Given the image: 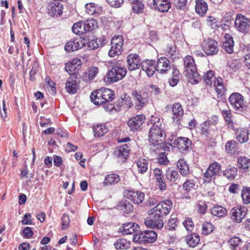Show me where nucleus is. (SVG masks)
<instances>
[{
    "instance_id": "22",
    "label": "nucleus",
    "mask_w": 250,
    "mask_h": 250,
    "mask_svg": "<svg viewBox=\"0 0 250 250\" xmlns=\"http://www.w3.org/2000/svg\"><path fill=\"white\" fill-rule=\"evenodd\" d=\"M141 68L148 77L153 76L156 70L155 61L153 60L144 61L141 62Z\"/></svg>"
},
{
    "instance_id": "18",
    "label": "nucleus",
    "mask_w": 250,
    "mask_h": 250,
    "mask_svg": "<svg viewBox=\"0 0 250 250\" xmlns=\"http://www.w3.org/2000/svg\"><path fill=\"white\" fill-rule=\"evenodd\" d=\"M146 119V117L143 114L137 115L127 122V125L131 131H137L143 125Z\"/></svg>"
},
{
    "instance_id": "63",
    "label": "nucleus",
    "mask_w": 250,
    "mask_h": 250,
    "mask_svg": "<svg viewBox=\"0 0 250 250\" xmlns=\"http://www.w3.org/2000/svg\"><path fill=\"white\" fill-rule=\"evenodd\" d=\"M222 114L223 116L224 117L226 122L229 124V123L232 122L231 119V113L229 109V110H223L222 111Z\"/></svg>"
},
{
    "instance_id": "6",
    "label": "nucleus",
    "mask_w": 250,
    "mask_h": 250,
    "mask_svg": "<svg viewBox=\"0 0 250 250\" xmlns=\"http://www.w3.org/2000/svg\"><path fill=\"white\" fill-rule=\"evenodd\" d=\"M229 101L236 112H241L247 108V106L244 104V97L239 93H232L229 97Z\"/></svg>"
},
{
    "instance_id": "27",
    "label": "nucleus",
    "mask_w": 250,
    "mask_h": 250,
    "mask_svg": "<svg viewBox=\"0 0 250 250\" xmlns=\"http://www.w3.org/2000/svg\"><path fill=\"white\" fill-rule=\"evenodd\" d=\"M62 4L59 2H54L49 4L47 12L50 16H60L62 14Z\"/></svg>"
},
{
    "instance_id": "49",
    "label": "nucleus",
    "mask_w": 250,
    "mask_h": 250,
    "mask_svg": "<svg viewBox=\"0 0 250 250\" xmlns=\"http://www.w3.org/2000/svg\"><path fill=\"white\" fill-rule=\"evenodd\" d=\"M180 74L178 70L174 69L172 71V76L169 79V85L172 87L176 85L179 81Z\"/></svg>"
},
{
    "instance_id": "17",
    "label": "nucleus",
    "mask_w": 250,
    "mask_h": 250,
    "mask_svg": "<svg viewBox=\"0 0 250 250\" xmlns=\"http://www.w3.org/2000/svg\"><path fill=\"white\" fill-rule=\"evenodd\" d=\"M129 152V146L126 144H124L115 148L114 155L119 162L124 163L127 159Z\"/></svg>"
},
{
    "instance_id": "19",
    "label": "nucleus",
    "mask_w": 250,
    "mask_h": 250,
    "mask_svg": "<svg viewBox=\"0 0 250 250\" xmlns=\"http://www.w3.org/2000/svg\"><path fill=\"white\" fill-rule=\"evenodd\" d=\"M124 194L126 198L137 204L142 203L145 199V194L141 191L127 190L124 192Z\"/></svg>"
},
{
    "instance_id": "41",
    "label": "nucleus",
    "mask_w": 250,
    "mask_h": 250,
    "mask_svg": "<svg viewBox=\"0 0 250 250\" xmlns=\"http://www.w3.org/2000/svg\"><path fill=\"white\" fill-rule=\"evenodd\" d=\"M166 176L170 182L174 183L178 178L179 174L177 170L168 168L166 171Z\"/></svg>"
},
{
    "instance_id": "9",
    "label": "nucleus",
    "mask_w": 250,
    "mask_h": 250,
    "mask_svg": "<svg viewBox=\"0 0 250 250\" xmlns=\"http://www.w3.org/2000/svg\"><path fill=\"white\" fill-rule=\"evenodd\" d=\"M172 207V203L170 200H166L159 203L149 211L150 214L156 213L161 217L167 215Z\"/></svg>"
},
{
    "instance_id": "25",
    "label": "nucleus",
    "mask_w": 250,
    "mask_h": 250,
    "mask_svg": "<svg viewBox=\"0 0 250 250\" xmlns=\"http://www.w3.org/2000/svg\"><path fill=\"white\" fill-rule=\"evenodd\" d=\"M65 88L66 91L70 94H75L77 92L78 89V84L75 75H71L68 78L65 83Z\"/></svg>"
},
{
    "instance_id": "61",
    "label": "nucleus",
    "mask_w": 250,
    "mask_h": 250,
    "mask_svg": "<svg viewBox=\"0 0 250 250\" xmlns=\"http://www.w3.org/2000/svg\"><path fill=\"white\" fill-rule=\"evenodd\" d=\"M207 208V206L205 202L200 201L197 204V211L201 214H205Z\"/></svg>"
},
{
    "instance_id": "60",
    "label": "nucleus",
    "mask_w": 250,
    "mask_h": 250,
    "mask_svg": "<svg viewBox=\"0 0 250 250\" xmlns=\"http://www.w3.org/2000/svg\"><path fill=\"white\" fill-rule=\"evenodd\" d=\"M207 21L208 24L212 28H214L221 25V24L216 21L214 17H208Z\"/></svg>"
},
{
    "instance_id": "42",
    "label": "nucleus",
    "mask_w": 250,
    "mask_h": 250,
    "mask_svg": "<svg viewBox=\"0 0 250 250\" xmlns=\"http://www.w3.org/2000/svg\"><path fill=\"white\" fill-rule=\"evenodd\" d=\"M186 241L187 244L190 247L194 248L199 242V236L197 234L193 233L190 235H188L186 237Z\"/></svg>"
},
{
    "instance_id": "40",
    "label": "nucleus",
    "mask_w": 250,
    "mask_h": 250,
    "mask_svg": "<svg viewBox=\"0 0 250 250\" xmlns=\"http://www.w3.org/2000/svg\"><path fill=\"white\" fill-rule=\"evenodd\" d=\"M237 174V169L234 167L229 166L224 171L223 175L229 180H233Z\"/></svg>"
},
{
    "instance_id": "2",
    "label": "nucleus",
    "mask_w": 250,
    "mask_h": 250,
    "mask_svg": "<svg viewBox=\"0 0 250 250\" xmlns=\"http://www.w3.org/2000/svg\"><path fill=\"white\" fill-rule=\"evenodd\" d=\"M108 71L104 78V82L107 84L117 82L123 79L126 74V69L122 67L115 60L105 62Z\"/></svg>"
},
{
    "instance_id": "4",
    "label": "nucleus",
    "mask_w": 250,
    "mask_h": 250,
    "mask_svg": "<svg viewBox=\"0 0 250 250\" xmlns=\"http://www.w3.org/2000/svg\"><path fill=\"white\" fill-rule=\"evenodd\" d=\"M115 97L114 92L107 88H102L90 95L91 101L95 104H99L106 101H112Z\"/></svg>"
},
{
    "instance_id": "47",
    "label": "nucleus",
    "mask_w": 250,
    "mask_h": 250,
    "mask_svg": "<svg viewBox=\"0 0 250 250\" xmlns=\"http://www.w3.org/2000/svg\"><path fill=\"white\" fill-rule=\"evenodd\" d=\"M83 23L86 33L94 30L98 26L97 21L93 19L86 20Z\"/></svg>"
},
{
    "instance_id": "7",
    "label": "nucleus",
    "mask_w": 250,
    "mask_h": 250,
    "mask_svg": "<svg viewBox=\"0 0 250 250\" xmlns=\"http://www.w3.org/2000/svg\"><path fill=\"white\" fill-rule=\"evenodd\" d=\"M132 96L137 110L141 109L148 102L149 96L146 92L135 90L132 91Z\"/></svg>"
},
{
    "instance_id": "64",
    "label": "nucleus",
    "mask_w": 250,
    "mask_h": 250,
    "mask_svg": "<svg viewBox=\"0 0 250 250\" xmlns=\"http://www.w3.org/2000/svg\"><path fill=\"white\" fill-rule=\"evenodd\" d=\"M98 68L97 67H90L88 70V78L90 80L94 79L98 73Z\"/></svg>"
},
{
    "instance_id": "62",
    "label": "nucleus",
    "mask_w": 250,
    "mask_h": 250,
    "mask_svg": "<svg viewBox=\"0 0 250 250\" xmlns=\"http://www.w3.org/2000/svg\"><path fill=\"white\" fill-rule=\"evenodd\" d=\"M176 222V218L171 217L168 221L166 228L169 230L174 229L177 226Z\"/></svg>"
},
{
    "instance_id": "44",
    "label": "nucleus",
    "mask_w": 250,
    "mask_h": 250,
    "mask_svg": "<svg viewBox=\"0 0 250 250\" xmlns=\"http://www.w3.org/2000/svg\"><path fill=\"white\" fill-rule=\"evenodd\" d=\"M115 248L117 250H126L130 246V242L125 239H118L114 244Z\"/></svg>"
},
{
    "instance_id": "23",
    "label": "nucleus",
    "mask_w": 250,
    "mask_h": 250,
    "mask_svg": "<svg viewBox=\"0 0 250 250\" xmlns=\"http://www.w3.org/2000/svg\"><path fill=\"white\" fill-rule=\"evenodd\" d=\"M127 67L129 71L138 69L141 65L139 56L137 54H130L127 57Z\"/></svg>"
},
{
    "instance_id": "58",
    "label": "nucleus",
    "mask_w": 250,
    "mask_h": 250,
    "mask_svg": "<svg viewBox=\"0 0 250 250\" xmlns=\"http://www.w3.org/2000/svg\"><path fill=\"white\" fill-rule=\"evenodd\" d=\"M195 187V183L192 180H188L183 184V188L187 191H190Z\"/></svg>"
},
{
    "instance_id": "48",
    "label": "nucleus",
    "mask_w": 250,
    "mask_h": 250,
    "mask_svg": "<svg viewBox=\"0 0 250 250\" xmlns=\"http://www.w3.org/2000/svg\"><path fill=\"white\" fill-rule=\"evenodd\" d=\"M237 162L239 167L244 170L248 169L250 166V159L245 156L240 157Z\"/></svg>"
},
{
    "instance_id": "8",
    "label": "nucleus",
    "mask_w": 250,
    "mask_h": 250,
    "mask_svg": "<svg viewBox=\"0 0 250 250\" xmlns=\"http://www.w3.org/2000/svg\"><path fill=\"white\" fill-rule=\"evenodd\" d=\"M248 212V208L244 206H237L230 211V216L232 220L237 223H240L246 217Z\"/></svg>"
},
{
    "instance_id": "56",
    "label": "nucleus",
    "mask_w": 250,
    "mask_h": 250,
    "mask_svg": "<svg viewBox=\"0 0 250 250\" xmlns=\"http://www.w3.org/2000/svg\"><path fill=\"white\" fill-rule=\"evenodd\" d=\"M70 224V219L67 214H63L62 218V229H66L68 228Z\"/></svg>"
},
{
    "instance_id": "20",
    "label": "nucleus",
    "mask_w": 250,
    "mask_h": 250,
    "mask_svg": "<svg viewBox=\"0 0 250 250\" xmlns=\"http://www.w3.org/2000/svg\"><path fill=\"white\" fill-rule=\"evenodd\" d=\"M250 21L246 17H236L235 27L240 32L244 33L249 29Z\"/></svg>"
},
{
    "instance_id": "21",
    "label": "nucleus",
    "mask_w": 250,
    "mask_h": 250,
    "mask_svg": "<svg viewBox=\"0 0 250 250\" xmlns=\"http://www.w3.org/2000/svg\"><path fill=\"white\" fill-rule=\"evenodd\" d=\"M169 61L166 57H161L157 60L156 70L160 74H166L171 69Z\"/></svg>"
},
{
    "instance_id": "38",
    "label": "nucleus",
    "mask_w": 250,
    "mask_h": 250,
    "mask_svg": "<svg viewBox=\"0 0 250 250\" xmlns=\"http://www.w3.org/2000/svg\"><path fill=\"white\" fill-rule=\"evenodd\" d=\"M227 210L222 206H217L213 207L211 209V214L218 217H223L227 213Z\"/></svg>"
},
{
    "instance_id": "52",
    "label": "nucleus",
    "mask_w": 250,
    "mask_h": 250,
    "mask_svg": "<svg viewBox=\"0 0 250 250\" xmlns=\"http://www.w3.org/2000/svg\"><path fill=\"white\" fill-rule=\"evenodd\" d=\"M214 76V73L212 70L207 71L204 75V79L207 85L210 86L212 84V79Z\"/></svg>"
},
{
    "instance_id": "12",
    "label": "nucleus",
    "mask_w": 250,
    "mask_h": 250,
    "mask_svg": "<svg viewBox=\"0 0 250 250\" xmlns=\"http://www.w3.org/2000/svg\"><path fill=\"white\" fill-rule=\"evenodd\" d=\"M150 216L146 218L144 223L147 228L160 229L164 227V222L162 217L156 213L150 214Z\"/></svg>"
},
{
    "instance_id": "15",
    "label": "nucleus",
    "mask_w": 250,
    "mask_h": 250,
    "mask_svg": "<svg viewBox=\"0 0 250 250\" xmlns=\"http://www.w3.org/2000/svg\"><path fill=\"white\" fill-rule=\"evenodd\" d=\"M174 144L176 145L180 153L186 154L189 152L192 142L188 138L179 137L175 140Z\"/></svg>"
},
{
    "instance_id": "32",
    "label": "nucleus",
    "mask_w": 250,
    "mask_h": 250,
    "mask_svg": "<svg viewBox=\"0 0 250 250\" xmlns=\"http://www.w3.org/2000/svg\"><path fill=\"white\" fill-rule=\"evenodd\" d=\"M139 228V226L136 223L129 222L123 224L121 229L125 234H130L137 231Z\"/></svg>"
},
{
    "instance_id": "51",
    "label": "nucleus",
    "mask_w": 250,
    "mask_h": 250,
    "mask_svg": "<svg viewBox=\"0 0 250 250\" xmlns=\"http://www.w3.org/2000/svg\"><path fill=\"white\" fill-rule=\"evenodd\" d=\"M99 105L102 106L104 109L108 112H115V104L111 103V101H106L103 102L102 104H99Z\"/></svg>"
},
{
    "instance_id": "35",
    "label": "nucleus",
    "mask_w": 250,
    "mask_h": 250,
    "mask_svg": "<svg viewBox=\"0 0 250 250\" xmlns=\"http://www.w3.org/2000/svg\"><path fill=\"white\" fill-rule=\"evenodd\" d=\"M233 39L230 35L227 34L225 38V41L223 44V48L227 53L231 54L233 52Z\"/></svg>"
},
{
    "instance_id": "16",
    "label": "nucleus",
    "mask_w": 250,
    "mask_h": 250,
    "mask_svg": "<svg viewBox=\"0 0 250 250\" xmlns=\"http://www.w3.org/2000/svg\"><path fill=\"white\" fill-rule=\"evenodd\" d=\"M85 40L81 37H77L68 41L65 45V50L68 52L78 50L84 46Z\"/></svg>"
},
{
    "instance_id": "24",
    "label": "nucleus",
    "mask_w": 250,
    "mask_h": 250,
    "mask_svg": "<svg viewBox=\"0 0 250 250\" xmlns=\"http://www.w3.org/2000/svg\"><path fill=\"white\" fill-rule=\"evenodd\" d=\"M173 113V120L178 125H180V121L183 118L184 110L182 105L179 103L173 104L172 108Z\"/></svg>"
},
{
    "instance_id": "13",
    "label": "nucleus",
    "mask_w": 250,
    "mask_h": 250,
    "mask_svg": "<svg viewBox=\"0 0 250 250\" xmlns=\"http://www.w3.org/2000/svg\"><path fill=\"white\" fill-rule=\"evenodd\" d=\"M221 170V166L217 163L211 164L204 173V181L208 183L212 179H214L216 176L219 175Z\"/></svg>"
},
{
    "instance_id": "57",
    "label": "nucleus",
    "mask_w": 250,
    "mask_h": 250,
    "mask_svg": "<svg viewBox=\"0 0 250 250\" xmlns=\"http://www.w3.org/2000/svg\"><path fill=\"white\" fill-rule=\"evenodd\" d=\"M202 232L205 234H208L213 230V226L211 223L204 222L202 225Z\"/></svg>"
},
{
    "instance_id": "31",
    "label": "nucleus",
    "mask_w": 250,
    "mask_h": 250,
    "mask_svg": "<svg viewBox=\"0 0 250 250\" xmlns=\"http://www.w3.org/2000/svg\"><path fill=\"white\" fill-rule=\"evenodd\" d=\"M195 9L198 15L203 16L206 14L208 9V6L204 0H196Z\"/></svg>"
},
{
    "instance_id": "14",
    "label": "nucleus",
    "mask_w": 250,
    "mask_h": 250,
    "mask_svg": "<svg viewBox=\"0 0 250 250\" xmlns=\"http://www.w3.org/2000/svg\"><path fill=\"white\" fill-rule=\"evenodd\" d=\"M217 122L218 118L216 116L211 117L205 121L200 125L202 134L206 137H208L210 134L212 130H214L215 129L214 128L212 127H215Z\"/></svg>"
},
{
    "instance_id": "28",
    "label": "nucleus",
    "mask_w": 250,
    "mask_h": 250,
    "mask_svg": "<svg viewBox=\"0 0 250 250\" xmlns=\"http://www.w3.org/2000/svg\"><path fill=\"white\" fill-rule=\"evenodd\" d=\"M85 12L88 15H93L94 14H107L104 10L103 12L101 7L98 5L93 3H87L85 5Z\"/></svg>"
},
{
    "instance_id": "26",
    "label": "nucleus",
    "mask_w": 250,
    "mask_h": 250,
    "mask_svg": "<svg viewBox=\"0 0 250 250\" xmlns=\"http://www.w3.org/2000/svg\"><path fill=\"white\" fill-rule=\"evenodd\" d=\"M153 2L155 9L160 12H167L171 7L169 0H153Z\"/></svg>"
},
{
    "instance_id": "5",
    "label": "nucleus",
    "mask_w": 250,
    "mask_h": 250,
    "mask_svg": "<svg viewBox=\"0 0 250 250\" xmlns=\"http://www.w3.org/2000/svg\"><path fill=\"white\" fill-rule=\"evenodd\" d=\"M157 234L153 230H146L136 233L134 235L133 241L140 244L152 243L157 239Z\"/></svg>"
},
{
    "instance_id": "59",
    "label": "nucleus",
    "mask_w": 250,
    "mask_h": 250,
    "mask_svg": "<svg viewBox=\"0 0 250 250\" xmlns=\"http://www.w3.org/2000/svg\"><path fill=\"white\" fill-rule=\"evenodd\" d=\"M65 70L69 74H74L75 72L78 71L76 69V66H74V65L72 64V63H71V62H67L65 64Z\"/></svg>"
},
{
    "instance_id": "54",
    "label": "nucleus",
    "mask_w": 250,
    "mask_h": 250,
    "mask_svg": "<svg viewBox=\"0 0 250 250\" xmlns=\"http://www.w3.org/2000/svg\"><path fill=\"white\" fill-rule=\"evenodd\" d=\"M241 239L238 237H234L230 238L228 243L230 246V248L232 250H234L236 247H237L240 243H241Z\"/></svg>"
},
{
    "instance_id": "10",
    "label": "nucleus",
    "mask_w": 250,
    "mask_h": 250,
    "mask_svg": "<svg viewBox=\"0 0 250 250\" xmlns=\"http://www.w3.org/2000/svg\"><path fill=\"white\" fill-rule=\"evenodd\" d=\"M123 38L122 36H114L111 40V47L108 52V55L110 57H115L120 55L122 52L123 45Z\"/></svg>"
},
{
    "instance_id": "11",
    "label": "nucleus",
    "mask_w": 250,
    "mask_h": 250,
    "mask_svg": "<svg viewBox=\"0 0 250 250\" xmlns=\"http://www.w3.org/2000/svg\"><path fill=\"white\" fill-rule=\"evenodd\" d=\"M202 47L208 56L216 54L219 50L217 42L214 39L208 38L205 40L202 43Z\"/></svg>"
},
{
    "instance_id": "29",
    "label": "nucleus",
    "mask_w": 250,
    "mask_h": 250,
    "mask_svg": "<svg viewBox=\"0 0 250 250\" xmlns=\"http://www.w3.org/2000/svg\"><path fill=\"white\" fill-rule=\"evenodd\" d=\"M153 174L157 182L159 184V189L161 190H165L166 189V184L162 170L158 168H155L153 170Z\"/></svg>"
},
{
    "instance_id": "43",
    "label": "nucleus",
    "mask_w": 250,
    "mask_h": 250,
    "mask_svg": "<svg viewBox=\"0 0 250 250\" xmlns=\"http://www.w3.org/2000/svg\"><path fill=\"white\" fill-rule=\"evenodd\" d=\"M105 43V40L100 38L92 40L88 43V46L91 50H94Z\"/></svg>"
},
{
    "instance_id": "37",
    "label": "nucleus",
    "mask_w": 250,
    "mask_h": 250,
    "mask_svg": "<svg viewBox=\"0 0 250 250\" xmlns=\"http://www.w3.org/2000/svg\"><path fill=\"white\" fill-rule=\"evenodd\" d=\"M249 132L246 129H238L236 132L237 140L242 144L247 142L249 140Z\"/></svg>"
},
{
    "instance_id": "53",
    "label": "nucleus",
    "mask_w": 250,
    "mask_h": 250,
    "mask_svg": "<svg viewBox=\"0 0 250 250\" xmlns=\"http://www.w3.org/2000/svg\"><path fill=\"white\" fill-rule=\"evenodd\" d=\"M237 143L234 141H230L226 144V150L229 154H232L235 151Z\"/></svg>"
},
{
    "instance_id": "46",
    "label": "nucleus",
    "mask_w": 250,
    "mask_h": 250,
    "mask_svg": "<svg viewBox=\"0 0 250 250\" xmlns=\"http://www.w3.org/2000/svg\"><path fill=\"white\" fill-rule=\"evenodd\" d=\"M83 21H79L74 23L72 27L73 32L76 35H82L85 32Z\"/></svg>"
},
{
    "instance_id": "39",
    "label": "nucleus",
    "mask_w": 250,
    "mask_h": 250,
    "mask_svg": "<svg viewBox=\"0 0 250 250\" xmlns=\"http://www.w3.org/2000/svg\"><path fill=\"white\" fill-rule=\"evenodd\" d=\"M120 181V177L118 175L111 174L105 177L104 184V185H112L118 183Z\"/></svg>"
},
{
    "instance_id": "1",
    "label": "nucleus",
    "mask_w": 250,
    "mask_h": 250,
    "mask_svg": "<svg viewBox=\"0 0 250 250\" xmlns=\"http://www.w3.org/2000/svg\"><path fill=\"white\" fill-rule=\"evenodd\" d=\"M149 124L152 126L148 133V141L154 146L158 145L164 141L166 136L163 119L152 115Z\"/></svg>"
},
{
    "instance_id": "30",
    "label": "nucleus",
    "mask_w": 250,
    "mask_h": 250,
    "mask_svg": "<svg viewBox=\"0 0 250 250\" xmlns=\"http://www.w3.org/2000/svg\"><path fill=\"white\" fill-rule=\"evenodd\" d=\"M187 1L188 0H174V5L179 14H188L187 13L188 11Z\"/></svg>"
},
{
    "instance_id": "55",
    "label": "nucleus",
    "mask_w": 250,
    "mask_h": 250,
    "mask_svg": "<svg viewBox=\"0 0 250 250\" xmlns=\"http://www.w3.org/2000/svg\"><path fill=\"white\" fill-rule=\"evenodd\" d=\"M183 225L188 231H191L194 228V225L191 218H186L183 222Z\"/></svg>"
},
{
    "instance_id": "45",
    "label": "nucleus",
    "mask_w": 250,
    "mask_h": 250,
    "mask_svg": "<svg viewBox=\"0 0 250 250\" xmlns=\"http://www.w3.org/2000/svg\"><path fill=\"white\" fill-rule=\"evenodd\" d=\"M139 173L143 174L148 169V161L145 159H140L136 162Z\"/></svg>"
},
{
    "instance_id": "50",
    "label": "nucleus",
    "mask_w": 250,
    "mask_h": 250,
    "mask_svg": "<svg viewBox=\"0 0 250 250\" xmlns=\"http://www.w3.org/2000/svg\"><path fill=\"white\" fill-rule=\"evenodd\" d=\"M241 197L244 204L250 203V188L244 187L242 190Z\"/></svg>"
},
{
    "instance_id": "33",
    "label": "nucleus",
    "mask_w": 250,
    "mask_h": 250,
    "mask_svg": "<svg viewBox=\"0 0 250 250\" xmlns=\"http://www.w3.org/2000/svg\"><path fill=\"white\" fill-rule=\"evenodd\" d=\"M177 167L182 176H187L189 174L188 165L184 159L179 160L177 164Z\"/></svg>"
},
{
    "instance_id": "34",
    "label": "nucleus",
    "mask_w": 250,
    "mask_h": 250,
    "mask_svg": "<svg viewBox=\"0 0 250 250\" xmlns=\"http://www.w3.org/2000/svg\"><path fill=\"white\" fill-rule=\"evenodd\" d=\"M108 131V128L103 124H100L93 126V132L95 137L103 136Z\"/></svg>"
},
{
    "instance_id": "3",
    "label": "nucleus",
    "mask_w": 250,
    "mask_h": 250,
    "mask_svg": "<svg viewBox=\"0 0 250 250\" xmlns=\"http://www.w3.org/2000/svg\"><path fill=\"white\" fill-rule=\"evenodd\" d=\"M186 76L189 83L192 84H197L201 80V77L197 71V68L193 58L187 56L184 59Z\"/></svg>"
},
{
    "instance_id": "36",
    "label": "nucleus",
    "mask_w": 250,
    "mask_h": 250,
    "mask_svg": "<svg viewBox=\"0 0 250 250\" xmlns=\"http://www.w3.org/2000/svg\"><path fill=\"white\" fill-rule=\"evenodd\" d=\"M132 11L135 14H140L144 12L145 6L141 0H134L131 3Z\"/></svg>"
}]
</instances>
